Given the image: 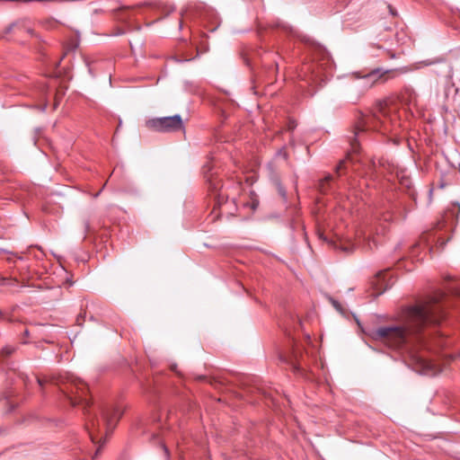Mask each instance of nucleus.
Masks as SVG:
<instances>
[{
  "mask_svg": "<svg viewBox=\"0 0 460 460\" xmlns=\"http://www.w3.org/2000/svg\"><path fill=\"white\" fill-rule=\"evenodd\" d=\"M444 316L440 305L422 303L403 310L401 325L384 326L372 330L370 336L392 349H400L411 342L425 326L438 323Z\"/></svg>",
  "mask_w": 460,
  "mask_h": 460,
  "instance_id": "nucleus-1",
  "label": "nucleus"
},
{
  "mask_svg": "<svg viewBox=\"0 0 460 460\" xmlns=\"http://www.w3.org/2000/svg\"><path fill=\"white\" fill-rule=\"evenodd\" d=\"M122 411L117 406L107 405L102 409L101 417L90 416L86 423L89 436L94 444H104L106 436L112 431L122 415Z\"/></svg>",
  "mask_w": 460,
  "mask_h": 460,
  "instance_id": "nucleus-2",
  "label": "nucleus"
},
{
  "mask_svg": "<svg viewBox=\"0 0 460 460\" xmlns=\"http://www.w3.org/2000/svg\"><path fill=\"white\" fill-rule=\"evenodd\" d=\"M392 119L388 107V100H377L375 102L369 116L366 117L361 115L359 121L355 127V136H358L359 132L367 129H375L386 133L390 130L388 123Z\"/></svg>",
  "mask_w": 460,
  "mask_h": 460,
  "instance_id": "nucleus-3",
  "label": "nucleus"
},
{
  "mask_svg": "<svg viewBox=\"0 0 460 460\" xmlns=\"http://www.w3.org/2000/svg\"><path fill=\"white\" fill-rule=\"evenodd\" d=\"M390 72L392 70L376 68L364 75H360L359 73L354 74L355 80L348 84L344 88L346 100L352 104L358 103L368 89L373 87Z\"/></svg>",
  "mask_w": 460,
  "mask_h": 460,
  "instance_id": "nucleus-4",
  "label": "nucleus"
},
{
  "mask_svg": "<svg viewBox=\"0 0 460 460\" xmlns=\"http://www.w3.org/2000/svg\"><path fill=\"white\" fill-rule=\"evenodd\" d=\"M146 126L158 132H174L181 130L183 128V123L180 115H173L148 119Z\"/></svg>",
  "mask_w": 460,
  "mask_h": 460,
  "instance_id": "nucleus-5",
  "label": "nucleus"
},
{
  "mask_svg": "<svg viewBox=\"0 0 460 460\" xmlns=\"http://www.w3.org/2000/svg\"><path fill=\"white\" fill-rule=\"evenodd\" d=\"M88 387L82 380H73L68 384L66 391H63L72 405L83 404L84 408L89 406L86 398Z\"/></svg>",
  "mask_w": 460,
  "mask_h": 460,
  "instance_id": "nucleus-6",
  "label": "nucleus"
},
{
  "mask_svg": "<svg viewBox=\"0 0 460 460\" xmlns=\"http://www.w3.org/2000/svg\"><path fill=\"white\" fill-rule=\"evenodd\" d=\"M411 364L416 371L429 376H435L441 371L440 367L434 362L427 359L417 352L410 351Z\"/></svg>",
  "mask_w": 460,
  "mask_h": 460,
  "instance_id": "nucleus-7",
  "label": "nucleus"
},
{
  "mask_svg": "<svg viewBox=\"0 0 460 460\" xmlns=\"http://www.w3.org/2000/svg\"><path fill=\"white\" fill-rule=\"evenodd\" d=\"M13 31H18L20 33H27L29 35L32 34V30L29 26V22L27 21H21L17 22H13L10 24L5 30L4 34H8Z\"/></svg>",
  "mask_w": 460,
  "mask_h": 460,
  "instance_id": "nucleus-8",
  "label": "nucleus"
},
{
  "mask_svg": "<svg viewBox=\"0 0 460 460\" xmlns=\"http://www.w3.org/2000/svg\"><path fill=\"white\" fill-rule=\"evenodd\" d=\"M215 199V206L213 208V212H216L217 209H221V207L227 201V195L225 193L222 188L218 190V191L215 190L214 193Z\"/></svg>",
  "mask_w": 460,
  "mask_h": 460,
  "instance_id": "nucleus-9",
  "label": "nucleus"
},
{
  "mask_svg": "<svg viewBox=\"0 0 460 460\" xmlns=\"http://www.w3.org/2000/svg\"><path fill=\"white\" fill-rule=\"evenodd\" d=\"M353 159H354V158H353V156H352L351 153H349V154H348L347 158H346L345 160H341V161L339 163V164L337 165V167H336V172H337L338 174H340V172H341V170L345 166V164H346V163H347V160H351V161H353Z\"/></svg>",
  "mask_w": 460,
  "mask_h": 460,
  "instance_id": "nucleus-10",
  "label": "nucleus"
},
{
  "mask_svg": "<svg viewBox=\"0 0 460 460\" xmlns=\"http://www.w3.org/2000/svg\"><path fill=\"white\" fill-rule=\"evenodd\" d=\"M350 146H351V152L352 153H358V149H359V146L357 142L356 139L352 140L351 143H350Z\"/></svg>",
  "mask_w": 460,
  "mask_h": 460,
  "instance_id": "nucleus-11",
  "label": "nucleus"
},
{
  "mask_svg": "<svg viewBox=\"0 0 460 460\" xmlns=\"http://www.w3.org/2000/svg\"><path fill=\"white\" fill-rule=\"evenodd\" d=\"M13 350H14V349L13 347L7 346V347L3 349L2 352L5 356H9V355H11L13 352Z\"/></svg>",
  "mask_w": 460,
  "mask_h": 460,
  "instance_id": "nucleus-12",
  "label": "nucleus"
},
{
  "mask_svg": "<svg viewBox=\"0 0 460 460\" xmlns=\"http://www.w3.org/2000/svg\"><path fill=\"white\" fill-rule=\"evenodd\" d=\"M280 360L289 363L295 367V363L293 362V358L291 357L280 356Z\"/></svg>",
  "mask_w": 460,
  "mask_h": 460,
  "instance_id": "nucleus-13",
  "label": "nucleus"
},
{
  "mask_svg": "<svg viewBox=\"0 0 460 460\" xmlns=\"http://www.w3.org/2000/svg\"><path fill=\"white\" fill-rule=\"evenodd\" d=\"M331 303L332 304V305L335 307V309L337 311L342 312L341 305L339 304V302H337L336 300L331 298Z\"/></svg>",
  "mask_w": 460,
  "mask_h": 460,
  "instance_id": "nucleus-14",
  "label": "nucleus"
},
{
  "mask_svg": "<svg viewBox=\"0 0 460 460\" xmlns=\"http://www.w3.org/2000/svg\"><path fill=\"white\" fill-rule=\"evenodd\" d=\"M332 175H328V176H326V177L323 180V181L321 182V189H322V190H323V191H324V183H325V182H328V181H332Z\"/></svg>",
  "mask_w": 460,
  "mask_h": 460,
  "instance_id": "nucleus-15",
  "label": "nucleus"
},
{
  "mask_svg": "<svg viewBox=\"0 0 460 460\" xmlns=\"http://www.w3.org/2000/svg\"><path fill=\"white\" fill-rule=\"evenodd\" d=\"M36 380H37V383L39 384V385L41 387L44 385V384L49 382V379L45 378V377L40 378V377L36 376Z\"/></svg>",
  "mask_w": 460,
  "mask_h": 460,
  "instance_id": "nucleus-16",
  "label": "nucleus"
},
{
  "mask_svg": "<svg viewBox=\"0 0 460 460\" xmlns=\"http://www.w3.org/2000/svg\"><path fill=\"white\" fill-rule=\"evenodd\" d=\"M355 246H356V244H355V243H353V244H351L350 246H341V249H342L344 252H352V251L355 249Z\"/></svg>",
  "mask_w": 460,
  "mask_h": 460,
  "instance_id": "nucleus-17",
  "label": "nucleus"
},
{
  "mask_svg": "<svg viewBox=\"0 0 460 460\" xmlns=\"http://www.w3.org/2000/svg\"><path fill=\"white\" fill-rule=\"evenodd\" d=\"M296 127V123L294 120H289L288 124V130H294Z\"/></svg>",
  "mask_w": 460,
  "mask_h": 460,
  "instance_id": "nucleus-18",
  "label": "nucleus"
},
{
  "mask_svg": "<svg viewBox=\"0 0 460 460\" xmlns=\"http://www.w3.org/2000/svg\"><path fill=\"white\" fill-rule=\"evenodd\" d=\"M210 187H213V190H212V191H213V194L215 193V190H216V191H218V190H217V187H216V186H213V184H210Z\"/></svg>",
  "mask_w": 460,
  "mask_h": 460,
  "instance_id": "nucleus-19",
  "label": "nucleus"
},
{
  "mask_svg": "<svg viewBox=\"0 0 460 460\" xmlns=\"http://www.w3.org/2000/svg\"><path fill=\"white\" fill-rule=\"evenodd\" d=\"M367 247H368L369 249H372V246H371V243H370V241H369V240H367Z\"/></svg>",
  "mask_w": 460,
  "mask_h": 460,
  "instance_id": "nucleus-20",
  "label": "nucleus"
},
{
  "mask_svg": "<svg viewBox=\"0 0 460 460\" xmlns=\"http://www.w3.org/2000/svg\"><path fill=\"white\" fill-rule=\"evenodd\" d=\"M164 450L165 454L167 455L168 454V450H167V448L165 447H164Z\"/></svg>",
  "mask_w": 460,
  "mask_h": 460,
  "instance_id": "nucleus-21",
  "label": "nucleus"
},
{
  "mask_svg": "<svg viewBox=\"0 0 460 460\" xmlns=\"http://www.w3.org/2000/svg\"><path fill=\"white\" fill-rule=\"evenodd\" d=\"M24 333H25V335H28V333H29L28 330H25Z\"/></svg>",
  "mask_w": 460,
  "mask_h": 460,
  "instance_id": "nucleus-22",
  "label": "nucleus"
},
{
  "mask_svg": "<svg viewBox=\"0 0 460 460\" xmlns=\"http://www.w3.org/2000/svg\"><path fill=\"white\" fill-rule=\"evenodd\" d=\"M282 196H285V192L280 190Z\"/></svg>",
  "mask_w": 460,
  "mask_h": 460,
  "instance_id": "nucleus-23",
  "label": "nucleus"
},
{
  "mask_svg": "<svg viewBox=\"0 0 460 460\" xmlns=\"http://www.w3.org/2000/svg\"><path fill=\"white\" fill-rule=\"evenodd\" d=\"M3 317V313L0 312V319Z\"/></svg>",
  "mask_w": 460,
  "mask_h": 460,
  "instance_id": "nucleus-24",
  "label": "nucleus"
}]
</instances>
